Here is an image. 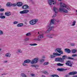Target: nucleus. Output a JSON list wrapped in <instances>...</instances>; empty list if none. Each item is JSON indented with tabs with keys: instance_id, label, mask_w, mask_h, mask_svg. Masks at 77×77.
<instances>
[{
	"instance_id": "2",
	"label": "nucleus",
	"mask_w": 77,
	"mask_h": 77,
	"mask_svg": "<svg viewBox=\"0 0 77 77\" xmlns=\"http://www.w3.org/2000/svg\"><path fill=\"white\" fill-rule=\"evenodd\" d=\"M55 61L56 62H64V58L63 56H62V58L61 57H57L55 59Z\"/></svg>"
},
{
	"instance_id": "49",
	"label": "nucleus",
	"mask_w": 77,
	"mask_h": 77,
	"mask_svg": "<svg viewBox=\"0 0 77 77\" xmlns=\"http://www.w3.org/2000/svg\"><path fill=\"white\" fill-rule=\"evenodd\" d=\"M56 17V14H54L53 15V17H52V18H54V17Z\"/></svg>"
},
{
	"instance_id": "55",
	"label": "nucleus",
	"mask_w": 77,
	"mask_h": 77,
	"mask_svg": "<svg viewBox=\"0 0 77 77\" xmlns=\"http://www.w3.org/2000/svg\"><path fill=\"white\" fill-rule=\"evenodd\" d=\"M65 76L66 77H69V75H65Z\"/></svg>"
},
{
	"instance_id": "58",
	"label": "nucleus",
	"mask_w": 77,
	"mask_h": 77,
	"mask_svg": "<svg viewBox=\"0 0 77 77\" xmlns=\"http://www.w3.org/2000/svg\"><path fill=\"white\" fill-rule=\"evenodd\" d=\"M42 77H46V76H45V75H42Z\"/></svg>"
},
{
	"instance_id": "10",
	"label": "nucleus",
	"mask_w": 77,
	"mask_h": 77,
	"mask_svg": "<svg viewBox=\"0 0 77 77\" xmlns=\"http://www.w3.org/2000/svg\"><path fill=\"white\" fill-rule=\"evenodd\" d=\"M63 56L64 57V60L65 59H72V57H68L66 55H63Z\"/></svg>"
},
{
	"instance_id": "43",
	"label": "nucleus",
	"mask_w": 77,
	"mask_h": 77,
	"mask_svg": "<svg viewBox=\"0 0 77 77\" xmlns=\"http://www.w3.org/2000/svg\"><path fill=\"white\" fill-rule=\"evenodd\" d=\"M72 57H77V55L76 54H74L72 55Z\"/></svg>"
},
{
	"instance_id": "60",
	"label": "nucleus",
	"mask_w": 77,
	"mask_h": 77,
	"mask_svg": "<svg viewBox=\"0 0 77 77\" xmlns=\"http://www.w3.org/2000/svg\"><path fill=\"white\" fill-rule=\"evenodd\" d=\"M59 21H60L59 20H57V23H59Z\"/></svg>"
},
{
	"instance_id": "28",
	"label": "nucleus",
	"mask_w": 77,
	"mask_h": 77,
	"mask_svg": "<svg viewBox=\"0 0 77 77\" xmlns=\"http://www.w3.org/2000/svg\"><path fill=\"white\" fill-rule=\"evenodd\" d=\"M30 45L31 46H35V45H37V44L36 43H33V44H30Z\"/></svg>"
},
{
	"instance_id": "39",
	"label": "nucleus",
	"mask_w": 77,
	"mask_h": 77,
	"mask_svg": "<svg viewBox=\"0 0 77 77\" xmlns=\"http://www.w3.org/2000/svg\"><path fill=\"white\" fill-rule=\"evenodd\" d=\"M5 11V9L3 8H0V12H3Z\"/></svg>"
},
{
	"instance_id": "59",
	"label": "nucleus",
	"mask_w": 77,
	"mask_h": 77,
	"mask_svg": "<svg viewBox=\"0 0 77 77\" xmlns=\"http://www.w3.org/2000/svg\"><path fill=\"white\" fill-rule=\"evenodd\" d=\"M8 62V61H4V63H6V62Z\"/></svg>"
},
{
	"instance_id": "41",
	"label": "nucleus",
	"mask_w": 77,
	"mask_h": 77,
	"mask_svg": "<svg viewBox=\"0 0 77 77\" xmlns=\"http://www.w3.org/2000/svg\"><path fill=\"white\" fill-rule=\"evenodd\" d=\"M48 62H46L45 63L43 64V65H48Z\"/></svg>"
},
{
	"instance_id": "25",
	"label": "nucleus",
	"mask_w": 77,
	"mask_h": 77,
	"mask_svg": "<svg viewBox=\"0 0 77 77\" xmlns=\"http://www.w3.org/2000/svg\"><path fill=\"white\" fill-rule=\"evenodd\" d=\"M50 57L51 59H54V57H55V56H54V55H52V54L50 55Z\"/></svg>"
},
{
	"instance_id": "15",
	"label": "nucleus",
	"mask_w": 77,
	"mask_h": 77,
	"mask_svg": "<svg viewBox=\"0 0 77 77\" xmlns=\"http://www.w3.org/2000/svg\"><path fill=\"white\" fill-rule=\"evenodd\" d=\"M65 52H66V53H71L70 49L68 48L65 49Z\"/></svg>"
},
{
	"instance_id": "35",
	"label": "nucleus",
	"mask_w": 77,
	"mask_h": 77,
	"mask_svg": "<svg viewBox=\"0 0 77 77\" xmlns=\"http://www.w3.org/2000/svg\"><path fill=\"white\" fill-rule=\"evenodd\" d=\"M58 53H60V54H63V51H62V50H61Z\"/></svg>"
},
{
	"instance_id": "37",
	"label": "nucleus",
	"mask_w": 77,
	"mask_h": 77,
	"mask_svg": "<svg viewBox=\"0 0 77 77\" xmlns=\"http://www.w3.org/2000/svg\"><path fill=\"white\" fill-rule=\"evenodd\" d=\"M64 10V8H59V10L60 11H63V10Z\"/></svg>"
},
{
	"instance_id": "4",
	"label": "nucleus",
	"mask_w": 77,
	"mask_h": 77,
	"mask_svg": "<svg viewBox=\"0 0 77 77\" xmlns=\"http://www.w3.org/2000/svg\"><path fill=\"white\" fill-rule=\"evenodd\" d=\"M71 62L69 60H68L66 61V63H65V64L66 65H68V66H71L72 67V63H71Z\"/></svg>"
},
{
	"instance_id": "27",
	"label": "nucleus",
	"mask_w": 77,
	"mask_h": 77,
	"mask_svg": "<svg viewBox=\"0 0 77 77\" xmlns=\"http://www.w3.org/2000/svg\"><path fill=\"white\" fill-rule=\"evenodd\" d=\"M51 77H59V75H51Z\"/></svg>"
},
{
	"instance_id": "19",
	"label": "nucleus",
	"mask_w": 77,
	"mask_h": 77,
	"mask_svg": "<svg viewBox=\"0 0 77 77\" xmlns=\"http://www.w3.org/2000/svg\"><path fill=\"white\" fill-rule=\"evenodd\" d=\"M17 5L18 6H21L23 5V3L21 2H18L17 4Z\"/></svg>"
},
{
	"instance_id": "9",
	"label": "nucleus",
	"mask_w": 77,
	"mask_h": 77,
	"mask_svg": "<svg viewBox=\"0 0 77 77\" xmlns=\"http://www.w3.org/2000/svg\"><path fill=\"white\" fill-rule=\"evenodd\" d=\"M29 8V6H28V5H24L22 7V8H23V9H27Z\"/></svg>"
},
{
	"instance_id": "61",
	"label": "nucleus",
	"mask_w": 77,
	"mask_h": 77,
	"mask_svg": "<svg viewBox=\"0 0 77 77\" xmlns=\"http://www.w3.org/2000/svg\"><path fill=\"white\" fill-rule=\"evenodd\" d=\"M72 77H77V75L74 76Z\"/></svg>"
},
{
	"instance_id": "8",
	"label": "nucleus",
	"mask_w": 77,
	"mask_h": 77,
	"mask_svg": "<svg viewBox=\"0 0 77 77\" xmlns=\"http://www.w3.org/2000/svg\"><path fill=\"white\" fill-rule=\"evenodd\" d=\"M57 71H66V70H67V69L58 68L57 69Z\"/></svg>"
},
{
	"instance_id": "20",
	"label": "nucleus",
	"mask_w": 77,
	"mask_h": 77,
	"mask_svg": "<svg viewBox=\"0 0 77 77\" xmlns=\"http://www.w3.org/2000/svg\"><path fill=\"white\" fill-rule=\"evenodd\" d=\"M53 35H47V36H48V37L49 38H53V37L52 36H53Z\"/></svg>"
},
{
	"instance_id": "29",
	"label": "nucleus",
	"mask_w": 77,
	"mask_h": 77,
	"mask_svg": "<svg viewBox=\"0 0 77 77\" xmlns=\"http://www.w3.org/2000/svg\"><path fill=\"white\" fill-rule=\"evenodd\" d=\"M57 65L58 66H63L64 64L61 63H57Z\"/></svg>"
},
{
	"instance_id": "36",
	"label": "nucleus",
	"mask_w": 77,
	"mask_h": 77,
	"mask_svg": "<svg viewBox=\"0 0 77 77\" xmlns=\"http://www.w3.org/2000/svg\"><path fill=\"white\" fill-rule=\"evenodd\" d=\"M70 45L72 46V47L73 46H75V43H70Z\"/></svg>"
},
{
	"instance_id": "13",
	"label": "nucleus",
	"mask_w": 77,
	"mask_h": 77,
	"mask_svg": "<svg viewBox=\"0 0 77 77\" xmlns=\"http://www.w3.org/2000/svg\"><path fill=\"white\" fill-rule=\"evenodd\" d=\"M77 74V72H70L68 74L69 75H74V74Z\"/></svg>"
},
{
	"instance_id": "62",
	"label": "nucleus",
	"mask_w": 77,
	"mask_h": 77,
	"mask_svg": "<svg viewBox=\"0 0 77 77\" xmlns=\"http://www.w3.org/2000/svg\"><path fill=\"white\" fill-rule=\"evenodd\" d=\"M72 60H74V58L72 57Z\"/></svg>"
},
{
	"instance_id": "16",
	"label": "nucleus",
	"mask_w": 77,
	"mask_h": 77,
	"mask_svg": "<svg viewBox=\"0 0 77 77\" xmlns=\"http://www.w3.org/2000/svg\"><path fill=\"white\" fill-rule=\"evenodd\" d=\"M60 50H62V48H57L55 49V51H57L58 53H59Z\"/></svg>"
},
{
	"instance_id": "22",
	"label": "nucleus",
	"mask_w": 77,
	"mask_h": 77,
	"mask_svg": "<svg viewBox=\"0 0 77 77\" xmlns=\"http://www.w3.org/2000/svg\"><path fill=\"white\" fill-rule=\"evenodd\" d=\"M30 66H31V67H35V68H36V67H38V66L37 65L35 64L31 65Z\"/></svg>"
},
{
	"instance_id": "48",
	"label": "nucleus",
	"mask_w": 77,
	"mask_h": 77,
	"mask_svg": "<svg viewBox=\"0 0 77 77\" xmlns=\"http://www.w3.org/2000/svg\"><path fill=\"white\" fill-rule=\"evenodd\" d=\"M18 52H19V53H22V51H21V50L19 49L18 50Z\"/></svg>"
},
{
	"instance_id": "31",
	"label": "nucleus",
	"mask_w": 77,
	"mask_h": 77,
	"mask_svg": "<svg viewBox=\"0 0 77 77\" xmlns=\"http://www.w3.org/2000/svg\"><path fill=\"white\" fill-rule=\"evenodd\" d=\"M77 51V50L75 49H73L72 50V53H75Z\"/></svg>"
},
{
	"instance_id": "40",
	"label": "nucleus",
	"mask_w": 77,
	"mask_h": 77,
	"mask_svg": "<svg viewBox=\"0 0 77 77\" xmlns=\"http://www.w3.org/2000/svg\"><path fill=\"white\" fill-rule=\"evenodd\" d=\"M23 66H28L24 62L23 63Z\"/></svg>"
},
{
	"instance_id": "53",
	"label": "nucleus",
	"mask_w": 77,
	"mask_h": 77,
	"mask_svg": "<svg viewBox=\"0 0 77 77\" xmlns=\"http://www.w3.org/2000/svg\"><path fill=\"white\" fill-rule=\"evenodd\" d=\"M31 75L32 77H34V76H35V74L32 73V74H31Z\"/></svg>"
},
{
	"instance_id": "51",
	"label": "nucleus",
	"mask_w": 77,
	"mask_h": 77,
	"mask_svg": "<svg viewBox=\"0 0 77 77\" xmlns=\"http://www.w3.org/2000/svg\"><path fill=\"white\" fill-rule=\"evenodd\" d=\"M34 40H37V41H41V39H38H38H34Z\"/></svg>"
},
{
	"instance_id": "12",
	"label": "nucleus",
	"mask_w": 77,
	"mask_h": 77,
	"mask_svg": "<svg viewBox=\"0 0 77 77\" xmlns=\"http://www.w3.org/2000/svg\"><path fill=\"white\" fill-rule=\"evenodd\" d=\"M31 61H31V60H30L27 59L25 60L23 63H28L30 62H31Z\"/></svg>"
},
{
	"instance_id": "5",
	"label": "nucleus",
	"mask_w": 77,
	"mask_h": 77,
	"mask_svg": "<svg viewBox=\"0 0 77 77\" xmlns=\"http://www.w3.org/2000/svg\"><path fill=\"white\" fill-rule=\"evenodd\" d=\"M60 5L61 8H66L67 5L63 2H61Z\"/></svg>"
},
{
	"instance_id": "6",
	"label": "nucleus",
	"mask_w": 77,
	"mask_h": 77,
	"mask_svg": "<svg viewBox=\"0 0 77 77\" xmlns=\"http://www.w3.org/2000/svg\"><path fill=\"white\" fill-rule=\"evenodd\" d=\"M29 11L28 10H25L23 11H20V14H26L29 12Z\"/></svg>"
},
{
	"instance_id": "3",
	"label": "nucleus",
	"mask_w": 77,
	"mask_h": 77,
	"mask_svg": "<svg viewBox=\"0 0 77 77\" xmlns=\"http://www.w3.org/2000/svg\"><path fill=\"white\" fill-rule=\"evenodd\" d=\"M38 58H35L32 60L31 62V63L32 64H34V63H38Z\"/></svg>"
},
{
	"instance_id": "18",
	"label": "nucleus",
	"mask_w": 77,
	"mask_h": 77,
	"mask_svg": "<svg viewBox=\"0 0 77 77\" xmlns=\"http://www.w3.org/2000/svg\"><path fill=\"white\" fill-rule=\"evenodd\" d=\"M33 23H34V24H35L36 22H38V20L37 19H34V20H32Z\"/></svg>"
},
{
	"instance_id": "1",
	"label": "nucleus",
	"mask_w": 77,
	"mask_h": 77,
	"mask_svg": "<svg viewBox=\"0 0 77 77\" xmlns=\"http://www.w3.org/2000/svg\"><path fill=\"white\" fill-rule=\"evenodd\" d=\"M54 20L52 19L51 20L50 22V24L48 25L46 27L47 29V33H48L49 31H54V29H53L54 28V27L53 26L54 24Z\"/></svg>"
},
{
	"instance_id": "14",
	"label": "nucleus",
	"mask_w": 77,
	"mask_h": 77,
	"mask_svg": "<svg viewBox=\"0 0 77 77\" xmlns=\"http://www.w3.org/2000/svg\"><path fill=\"white\" fill-rule=\"evenodd\" d=\"M53 10L54 11L55 14H57V8H56L55 7H54Z\"/></svg>"
},
{
	"instance_id": "17",
	"label": "nucleus",
	"mask_w": 77,
	"mask_h": 77,
	"mask_svg": "<svg viewBox=\"0 0 77 77\" xmlns=\"http://www.w3.org/2000/svg\"><path fill=\"white\" fill-rule=\"evenodd\" d=\"M53 55H54V56H61V54H59L58 53H53Z\"/></svg>"
},
{
	"instance_id": "54",
	"label": "nucleus",
	"mask_w": 77,
	"mask_h": 77,
	"mask_svg": "<svg viewBox=\"0 0 77 77\" xmlns=\"http://www.w3.org/2000/svg\"><path fill=\"white\" fill-rule=\"evenodd\" d=\"M3 13H2L0 14V16H3Z\"/></svg>"
},
{
	"instance_id": "42",
	"label": "nucleus",
	"mask_w": 77,
	"mask_h": 77,
	"mask_svg": "<svg viewBox=\"0 0 77 77\" xmlns=\"http://www.w3.org/2000/svg\"><path fill=\"white\" fill-rule=\"evenodd\" d=\"M13 23L14 24H17L18 23V21H14L13 22Z\"/></svg>"
},
{
	"instance_id": "38",
	"label": "nucleus",
	"mask_w": 77,
	"mask_h": 77,
	"mask_svg": "<svg viewBox=\"0 0 77 77\" xmlns=\"http://www.w3.org/2000/svg\"><path fill=\"white\" fill-rule=\"evenodd\" d=\"M11 6H13L14 7H15L17 6V4H11Z\"/></svg>"
},
{
	"instance_id": "11",
	"label": "nucleus",
	"mask_w": 77,
	"mask_h": 77,
	"mask_svg": "<svg viewBox=\"0 0 77 77\" xmlns=\"http://www.w3.org/2000/svg\"><path fill=\"white\" fill-rule=\"evenodd\" d=\"M11 14V13L9 11H7L5 13V15L6 16H10Z\"/></svg>"
},
{
	"instance_id": "7",
	"label": "nucleus",
	"mask_w": 77,
	"mask_h": 77,
	"mask_svg": "<svg viewBox=\"0 0 77 77\" xmlns=\"http://www.w3.org/2000/svg\"><path fill=\"white\" fill-rule=\"evenodd\" d=\"M48 3L50 5H54L55 3L54 2V0H49L48 1Z\"/></svg>"
},
{
	"instance_id": "34",
	"label": "nucleus",
	"mask_w": 77,
	"mask_h": 77,
	"mask_svg": "<svg viewBox=\"0 0 77 77\" xmlns=\"http://www.w3.org/2000/svg\"><path fill=\"white\" fill-rule=\"evenodd\" d=\"M43 73L44 74H46V75H48V73L47 72H46L45 71H44L43 72Z\"/></svg>"
},
{
	"instance_id": "44",
	"label": "nucleus",
	"mask_w": 77,
	"mask_h": 77,
	"mask_svg": "<svg viewBox=\"0 0 77 77\" xmlns=\"http://www.w3.org/2000/svg\"><path fill=\"white\" fill-rule=\"evenodd\" d=\"M76 23V22L75 21H74L73 22V24L72 26H75V24Z\"/></svg>"
},
{
	"instance_id": "45",
	"label": "nucleus",
	"mask_w": 77,
	"mask_h": 77,
	"mask_svg": "<svg viewBox=\"0 0 77 77\" xmlns=\"http://www.w3.org/2000/svg\"><path fill=\"white\" fill-rule=\"evenodd\" d=\"M26 36H30V35H31V33H27L26 34Z\"/></svg>"
},
{
	"instance_id": "33",
	"label": "nucleus",
	"mask_w": 77,
	"mask_h": 77,
	"mask_svg": "<svg viewBox=\"0 0 77 77\" xmlns=\"http://www.w3.org/2000/svg\"><path fill=\"white\" fill-rule=\"evenodd\" d=\"M63 12L64 13H68V11H67V10L65 9H64V10L63 11Z\"/></svg>"
},
{
	"instance_id": "32",
	"label": "nucleus",
	"mask_w": 77,
	"mask_h": 77,
	"mask_svg": "<svg viewBox=\"0 0 77 77\" xmlns=\"http://www.w3.org/2000/svg\"><path fill=\"white\" fill-rule=\"evenodd\" d=\"M29 23L30 24H31L32 25H34V23L33 22L32 20L30 21Z\"/></svg>"
},
{
	"instance_id": "63",
	"label": "nucleus",
	"mask_w": 77,
	"mask_h": 77,
	"mask_svg": "<svg viewBox=\"0 0 77 77\" xmlns=\"http://www.w3.org/2000/svg\"><path fill=\"white\" fill-rule=\"evenodd\" d=\"M25 24H27V22H25Z\"/></svg>"
},
{
	"instance_id": "52",
	"label": "nucleus",
	"mask_w": 77,
	"mask_h": 77,
	"mask_svg": "<svg viewBox=\"0 0 77 77\" xmlns=\"http://www.w3.org/2000/svg\"><path fill=\"white\" fill-rule=\"evenodd\" d=\"M9 53H7L5 55V56L6 57H9Z\"/></svg>"
},
{
	"instance_id": "47",
	"label": "nucleus",
	"mask_w": 77,
	"mask_h": 77,
	"mask_svg": "<svg viewBox=\"0 0 77 77\" xmlns=\"http://www.w3.org/2000/svg\"><path fill=\"white\" fill-rule=\"evenodd\" d=\"M30 39V38H26L25 39V41H28V40H29V39Z\"/></svg>"
},
{
	"instance_id": "21",
	"label": "nucleus",
	"mask_w": 77,
	"mask_h": 77,
	"mask_svg": "<svg viewBox=\"0 0 77 77\" xmlns=\"http://www.w3.org/2000/svg\"><path fill=\"white\" fill-rule=\"evenodd\" d=\"M23 26V23H19L17 25V27H21Z\"/></svg>"
},
{
	"instance_id": "56",
	"label": "nucleus",
	"mask_w": 77,
	"mask_h": 77,
	"mask_svg": "<svg viewBox=\"0 0 77 77\" xmlns=\"http://www.w3.org/2000/svg\"><path fill=\"white\" fill-rule=\"evenodd\" d=\"M66 9H67L68 10H70V8H67V6L66 7Z\"/></svg>"
},
{
	"instance_id": "23",
	"label": "nucleus",
	"mask_w": 77,
	"mask_h": 77,
	"mask_svg": "<svg viewBox=\"0 0 77 77\" xmlns=\"http://www.w3.org/2000/svg\"><path fill=\"white\" fill-rule=\"evenodd\" d=\"M7 6H12V3L11 2H8L6 4Z\"/></svg>"
},
{
	"instance_id": "64",
	"label": "nucleus",
	"mask_w": 77,
	"mask_h": 77,
	"mask_svg": "<svg viewBox=\"0 0 77 77\" xmlns=\"http://www.w3.org/2000/svg\"><path fill=\"white\" fill-rule=\"evenodd\" d=\"M54 3H55V4H56V1H55Z\"/></svg>"
},
{
	"instance_id": "26",
	"label": "nucleus",
	"mask_w": 77,
	"mask_h": 77,
	"mask_svg": "<svg viewBox=\"0 0 77 77\" xmlns=\"http://www.w3.org/2000/svg\"><path fill=\"white\" fill-rule=\"evenodd\" d=\"M38 39H41L43 38V36L42 35H40L38 36Z\"/></svg>"
},
{
	"instance_id": "24",
	"label": "nucleus",
	"mask_w": 77,
	"mask_h": 77,
	"mask_svg": "<svg viewBox=\"0 0 77 77\" xmlns=\"http://www.w3.org/2000/svg\"><path fill=\"white\" fill-rule=\"evenodd\" d=\"M21 76H22L23 77H27V76L24 74V73H21Z\"/></svg>"
},
{
	"instance_id": "57",
	"label": "nucleus",
	"mask_w": 77,
	"mask_h": 77,
	"mask_svg": "<svg viewBox=\"0 0 77 77\" xmlns=\"http://www.w3.org/2000/svg\"><path fill=\"white\" fill-rule=\"evenodd\" d=\"M8 57H11V54H8Z\"/></svg>"
},
{
	"instance_id": "30",
	"label": "nucleus",
	"mask_w": 77,
	"mask_h": 77,
	"mask_svg": "<svg viewBox=\"0 0 77 77\" xmlns=\"http://www.w3.org/2000/svg\"><path fill=\"white\" fill-rule=\"evenodd\" d=\"M5 18L6 17L5 16H0V18H1V19H4V18Z\"/></svg>"
},
{
	"instance_id": "50",
	"label": "nucleus",
	"mask_w": 77,
	"mask_h": 77,
	"mask_svg": "<svg viewBox=\"0 0 77 77\" xmlns=\"http://www.w3.org/2000/svg\"><path fill=\"white\" fill-rule=\"evenodd\" d=\"M40 62H44V60L42 59L40 60Z\"/></svg>"
},
{
	"instance_id": "46",
	"label": "nucleus",
	"mask_w": 77,
	"mask_h": 77,
	"mask_svg": "<svg viewBox=\"0 0 77 77\" xmlns=\"http://www.w3.org/2000/svg\"><path fill=\"white\" fill-rule=\"evenodd\" d=\"M3 32L2 31L0 30V35H3Z\"/></svg>"
}]
</instances>
